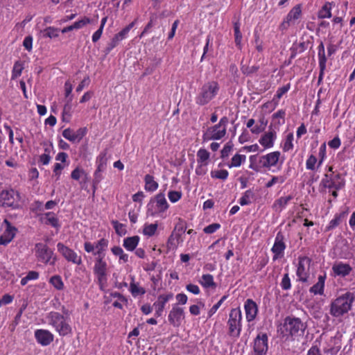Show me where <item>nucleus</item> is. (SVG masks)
I'll list each match as a JSON object with an SVG mask.
<instances>
[{
    "mask_svg": "<svg viewBox=\"0 0 355 355\" xmlns=\"http://www.w3.org/2000/svg\"><path fill=\"white\" fill-rule=\"evenodd\" d=\"M355 300V295L351 292H346L335 299L330 305V314L336 318L343 316L352 309V303Z\"/></svg>",
    "mask_w": 355,
    "mask_h": 355,
    "instance_id": "obj_1",
    "label": "nucleus"
},
{
    "mask_svg": "<svg viewBox=\"0 0 355 355\" xmlns=\"http://www.w3.org/2000/svg\"><path fill=\"white\" fill-rule=\"evenodd\" d=\"M49 324L51 325L60 336L71 334L72 328L69 324V318L56 311H51L46 315Z\"/></svg>",
    "mask_w": 355,
    "mask_h": 355,
    "instance_id": "obj_2",
    "label": "nucleus"
},
{
    "mask_svg": "<svg viewBox=\"0 0 355 355\" xmlns=\"http://www.w3.org/2000/svg\"><path fill=\"white\" fill-rule=\"evenodd\" d=\"M219 85L216 81H209L205 83L198 90L195 98L197 105L202 106L208 104L218 94Z\"/></svg>",
    "mask_w": 355,
    "mask_h": 355,
    "instance_id": "obj_3",
    "label": "nucleus"
},
{
    "mask_svg": "<svg viewBox=\"0 0 355 355\" xmlns=\"http://www.w3.org/2000/svg\"><path fill=\"white\" fill-rule=\"evenodd\" d=\"M242 314L239 308L232 309L229 314L228 334L230 336L238 338L241 331Z\"/></svg>",
    "mask_w": 355,
    "mask_h": 355,
    "instance_id": "obj_4",
    "label": "nucleus"
},
{
    "mask_svg": "<svg viewBox=\"0 0 355 355\" xmlns=\"http://www.w3.org/2000/svg\"><path fill=\"white\" fill-rule=\"evenodd\" d=\"M35 256L37 260L45 264L54 266L57 261L53 250L48 247L46 244L38 243L35 244Z\"/></svg>",
    "mask_w": 355,
    "mask_h": 355,
    "instance_id": "obj_5",
    "label": "nucleus"
},
{
    "mask_svg": "<svg viewBox=\"0 0 355 355\" xmlns=\"http://www.w3.org/2000/svg\"><path fill=\"white\" fill-rule=\"evenodd\" d=\"M285 330L292 336H301L304 335L306 325L298 318L288 316L284 320Z\"/></svg>",
    "mask_w": 355,
    "mask_h": 355,
    "instance_id": "obj_6",
    "label": "nucleus"
},
{
    "mask_svg": "<svg viewBox=\"0 0 355 355\" xmlns=\"http://www.w3.org/2000/svg\"><path fill=\"white\" fill-rule=\"evenodd\" d=\"M228 123L227 116H223L220 119L218 124L207 128L205 133V137L209 140L220 139L225 137L226 134V128Z\"/></svg>",
    "mask_w": 355,
    "mask_h": 355,
    "instance_id": "obj_7",
    "label": "nucleus"
},
{
    "mask_svg": "<svg viewBox=\"0 0 355 355\" xmlns=\"http://www.w3.org/2000/svg\"><path fill=\"white\" fill-rule=\"evenodd\" d=\"M107 264L103 261V257H98L94 266V273L97 278L98 284L101 290H104L107 284Z\"/></svg>",
    "mask_w": 355,
    "mask_h": 355,
    "instance_id": "obj_8",
    "label": "nucleus"
},
{
    "mask_svg": "<svg viewBox=\"0 0 355 355\" xmlns=\"http://www.w3.org/2000/svg\"><path fill=\"white\" fill-rule=\"evenodd\" d=\"M302 9L300 5L294 6L287 14L283 21L279 25L281 31H286L291 26L295 24V21L300 18Z\"/></svg>",
    "mask_w": 355,
    "mask_h": 355,
    "instance_id": "obj_9",
    "label": "nucleus"
},
{
    "mask_svg": "<svg viewBox=\"0 0 355 355\" xmlns=\"http://www.w3.org/2000/svg\"><path fill=\"white\" fill-rule=\"evenodd\" d=\"M57 250L67 261L77 265L82 263L81 257L72 249L66 246L62 243H58L57 244Z\"/></svg>",
    "mask_w": 355,
    "mask_h": 355,
    "instance_id": "obj_10",
    "label": "nucleus"
},
{
    "mask_svg": "<svg viewBox=\"0 0 355 355\" xmlns=\"http://www.w3.org/2000/svg\"><path fill=\"white\" fill-rule=\"evenodd\" d=\"M18 198V193L13 189L4 190L0 194V205L2 207H15Z\"/></svg>",
    "mask_w": 355,
    "mask_h": 355,
    "instance_id": "obj_11",
    "label": "nucleus"
},
{
    "mask_svg": "<svg viewBox=\"0 0 355 355\" xmlns=\"http://www.w3.org/2000/svg\"><path fill=\"white\" fill-rule=\"evenodd\" d=\"M268 349V336L265 333L259 334L254 340L255 355H266Z\"/></svg>",
    "mask_w": 355,
    "mask_h": 355,
    "instance_id": "obj_12",
    "label": "nucleus"
},
{
    "mask_svg": "<svg viewBox=\"0 0 355 355\" xmlns=\"http://www.w3.org/2000/svg\"><path fill=\"white\" fill-rule=\"evenodd\" d=\"M3 225H5V230L0 235V245H6L14 239L17 230L7 219L3 220Z\"/></svg>",
    "mask_w": 355,
    "mask_h": 355,
    "instance_id": "obj_13",
    "label": "nucleus"
},
{
    "mask_svg": "<svg viewBox=\"0 0 355 355\" xmlns=\"http://www.w3.org/2000/svg\"><path fill=\"white\" fill-rule=\"evenodd\" d=\"M184 318V309L177 304H175L168 314V321L171 324L175 327H178L181 325L182 321Z\"/></svg>",
    "mask_w": 355,
    "mask_h": 355,
    "instance_id": "obj_14",
    "label": "nucleus"
},
{
    "mask_svg": "<svg viewBox=\"0 0 355 355\" xmlns=\"http://www.w3.org/2000/svg\"><path fill=\"white\" fill-rule=\"evenodd\" d=\"M286 245L284 242V236L281 232H278L275 237V243L272 248V252L274 253L273 260H276L283 256Z\"/></svg>",
    "mask_w": 355,
    "mask_h": 355,
    "instance_id": "obj_15",
    "label": "nucleus"
},
{
    "mask_svg": "<svg viewBox=\"0 0 355 355\" xmlns=\"http://www.w3.org/2000/svg\"><path fill=\"white\" fill-rule=\"evenodd\" d=\"M37 342L42 346L50 345L54 338L53 334L46 329H37L35 331Z\"/></svg>",
    "mask_w": 355,
    "mask_h": 355,
    "instance_id": "obj_16",
    "label": "nucleus"
},
{
    "mask_svg": "<svg viewBox=\"0 0 355 355\" xmlns=\"http://www.w3.org/2000/svg\"><path fill=\"white\" fill-rule=\"evenodd\" d=\"M244 309L247 320L251 322L254 320L258 311L257 304L252 300L248 299L245 302Z\"/></svg>",
    "mask_w": 355,
    "mask_h": 355,
    "instance_id": "obj_17",
    "label": "nucleus"
},
{
    "mask_svg": "<svg viewBox=\"0 0 355 355\" xmlns=\"http://www.w3.org/2000/svg\"><path fill=\"white\" fill-rule=\"evenodd\" d=\"M332 270L335 276L345 277L350 274L352 268L348 263L338 262L333 265Z\"/></svg>",
    "mask_w": 355,
    "mask_h": 355,
    "instance_id": "obj_18",
    "label": "nucleus"
},
{
    "mask_svg": "<svg viewBox=\"0 0 355 355\" xmlns=\"http://www.w3.org/2000/svg\"><path fill=\"white\" fill-rule=\"evenodd\" d=\"M305 263L309 264L311 259L306 257H302L299 258V262L297 269V276L299 277V280L302 282H307V273L305 269Z\"/></svg>",
    "mask_w": 355,
    "mask_h": 355,
    "instance_id": "obj_19",
    "label": "nucleus"
},
{
    "mask_svg": "<svg viewBox=\"0 0 355 355\" xmlns=\"http://www.w3.org/2000/svg\"><path fill=\"white\" fill-rule=\"evenodd\" d=\"M156 203V212H163L166 211L168 207V204L166 200V198L163 193L157 194L154 200H151L148 204V211H150V207L153 203Z\"/></svg>",
    "mask_w": 355,
    "mask_h": 355,
    "instance_id": "obj_20",
    "label": "nucleus"
},
{
    "mask_svg": "<svg viewBox=\"0 0 355 355\" xmlns=\"http://www.w3.org/2000/svg\"><path fill=\"white\" fill-rule=\"evenodd\" d=\"M277 138V134L275 130H270L266 132L259 139L260 144L264 147V148H272L274 145V141Z\"/></svg>",
    "mask_w": 355,
    "mask_h": 355,
    "instance_id": "obj_21",
    "label": "nucleus"
},
{
    "mask_svg": "<svg viewBox=\"0 0 355 355\" xmlns=\"http://www.w3.org/2000/svg\"><path fill=\"white\" fill-rule=\"evenodd\" d=\"M323 182L325 187L335 189L336 190L341 189L345 184L343 178H342L341 175L339 174L336 175L330 180H323Z\"/></svg>",
    "mask_w": 355,
    "mask_h": 355,
    "instance_id": "obj_22",
    "label": "nucleus"
},
{
    "mask_svg": "<svg viewBox=\"0 0 355 355\" xmlns=\"http://www.w3.org/2000/svg\"><path fill=\"white\" fill-rule=\"evenodd\" d=\"M324 157H309L306 162V167L309 170L317 171V169L322 164Z\"/></svg>",
    "mask_w": 355,
    "mask_h": 355,
    "instance_id": "obj_23",
    "label": "nucleus"
},
{
    "mask_svg": "<svg viewBox=\"0 0 355 355\" xmlns=\"http://www.w3.org/2000/svg\"><path fill=\"white\" fill-rule=\"evenodd\" d=\"M325 276L320 275L318 282L310 288L309 291L315 295H322L324 293Z\"/></svg>",
    "mask_w": 355,
    "mask_h": 355,
    "instance_id": "obj_24",
    "label": "nucleus"
},
{
    "mask_svg": "<svg viewBox=\"0 0 355 355\" xmlns=\"http://www.w3.org/2000/svg\"><path fill=\"white\" fill-rule=\"evenodd\" d=\"M139 241L138 236L127 237L123 240V246L128 251H133L136 249Z\"/></svg>",
    "mask_w": 355,
    "mask_h": 355,
    "instance_id": "obj_25",
    "label": "nucleus"
},
{
    "mask_svg": "<svg viewBox=\"0 0 355 355\" xmlns=\"http://www.w3.org/2000/svg\"><path fill=\"white\" fill-rule=\"evenodd\" d=\"M318 62H319V68L322 69H326V62L327 58L325 55V49L324 46L322 42H320V45L318 47Z\"/></svg>",
    "mask_w": 355,
    "mask_h": 355,
    "instance_id": "obj_26",
    "label": "nucleus"
},
{
    "mask_svg": "<svg viewBox=\"0 0 355 355\" xmlns=\"http://www.w3.org/2000/svg\"><path fill=\"white\" fill-rule=\"evenodd\" d=\"M104 165L103 164H99L98 166L97 169L96 170L94 173V177L92 182V187L94 191H95L98 185V184L101 182V181L103 180V176L102 175V171L104 169Z\"/></svg>",
    "mask_w": 355,
    "mask_h": 355,
    "instance_id": "obj_27",
    "label": "nucleus"
},
{
    "mask_svg": "<svg viewBox=\"0 0 355 355\" xmlns=\"http://www.w3.org/2000/svg\"><path fill=\"white\" fill-rule=\"evenodd\" d=\"M71 101H72V98L69 97L64 105L63 110H62V120L64 121H69L71 118V112H72Z\"/></svg>",
    "mask_w": 355,
    "mask_h": 355,
    "instance_id": "obj_28",
    "label": "nucleus"
},
{
    "mask_svg": "<svg viewBox=\"0 0 355 355\" xmlns=\"http://www.w3.org/2000/svg\"><path fill=\"white\" fill-rule=\"evenodd\" d=\"M145 189L148 191H154L158 187V184L150 175H146L144 178Z\"/></svg>",
    "mask_w": 355,
    "mask_h": 355,
    "instance_id": "obj_29",
    "label": "nucleus"
},
{
    "mask_svg": "<svg viewBox=\"0 0 355 355\" xmlns=\"http://www.w3.org/2000/svg\"><path fill=\"white\" fill-rule=\"evenodd\" d=\"M293 140H294V135L293 133L290 132L288 133L285 139L283 140L282 146L283 148V150L284 152H287L290 150H292L293 148Z\"/></svg>",
    "mask_w": 355,
    "mask_h": 355,
    "instance_id": "obj_30",
    "label": "nucleus"
},
{
    "mask_svg": "<svg viewBox=\"0 0 355 355\" xmlns=\"http://www.w3.org/2000/svg\"><path fill=\"white\" fill-rule=\"evenodd\" d=\"M200 283L205 288H216V283L214 282V277L210 274L203 275Z\"/></svg>",
    "mask_w": 355,
    "mask_h": 355,
    "instance_id": "obj_31",
    "label": "nucleus"
},
{
    "mask_svg": "<svg viewBox=\"0 0 355 355\" xmlns=\"http://www.w3.org/2000/svg\"><path fill=\"white\" fill-rule=\"evenodd\" d=\"M60 30L53 26H49L42 31L44 37L50 39L55 38L59 36Z\"/></svg>",
    "mask_w": 355,
    "mask_h": 355,
    "instance_id": "obj_32",
    "label": "nucleus"
},
{
    "mask_svg": "<svg viewBox=\"0 0 355 355\" xmlns=\"http://www.w3.org/2000/svg\"><path fill=\"white\" fill-rule=\"evenodd\" d=\"M234 40L236 46L239 49H241V41H242V34L240 31V23L239 21H236L234 23Z\"/></svg>",
    "mask_w": 355,
    "mask_h": 355,
    "instance_id": "obj_33",
    "label": "nucleus"
},
{
    "mask_svg": "<svg viewBox=\"0 0 355 355\" xmlns=\"http://www.w3.org/2000/svg\"><path fill=\"white\" fill-rule=\"evenodd\" d=\"M108 241L105 239H100L95 245V249H96V252H94V255H98V257H103L102 255V252L105 250V248L107 246Z\"/></svg>",
    "mask_w": 355,
    "mask_h": 355,
    "instance_id": "obj_34",
    "label": "nucleus"
},
{
    "mask_svg": "<svg viewBox=\"0 0 355 355\" xmlns=\"http://www.w3.org/2000/svg\"><path fill=\"white\" fill-rule=\"evenodd\" d=\"M254 196L253 191L251 189L247 190L239 200V203L241 206L248 205L251 203V199Z\"/></svg>",
    "mask_w": 355,
    "mask_h": 355,
    "instance_id": "obj_35",
    "label": "nucleus"
},
{
    "mask_svg": "<svg viewBox=\"0 0 355 355\" xmlns=\"http://www.w3.org/2000/svg\"><path fill=\"white\" fill-rule=\"evenodd\" d=\"M112 253L118 256L119 259L123 261V262L126 263L128 261V255L123 252V249L119 246H114L111 249Z\"/></svg>",
    "mask_w": 355,
    "mask_h": 355,
    "instance_id": "obj_36",
    "label": "nucleus"
},
{
    "mask_svg": "<svg viewBox=\"0 0 355 355\" xmlns=\"http://www.w3.org/2000/svg\"><path fill=\"white\" fill-rule=\"evenodd\" d=\"M319 18H330L331 17L330 3H326L318 12Z\"/></svg>",
    "mask_w": 355,
    "mask_h": 355,
    "instance_id": "obj_37",
    "label": "nucleus"
},
{
    "mask_svg": "<svg viewBox=\"0 0 355 355\" xmlns=\"http://www.w3.org/2000/svg\"><path fill=\"white\" fill-rule=\"evenodd\" d=\"M293 198V197L291 195L286 197H281L280 198L276 200L274 206L282 209V208L285 207L286 205L288 203V202L291 200Z\"/></svg>",
    "mask_w": 355,
    "mask_h": 355,
    "instance_id": "obj_38",
    "label": "nucleus"
},
{
    "mask_svg": "<svg viewBox=\"0 0 355 355\" xmlns=\"http://www.w3.org/2000/svg\"><path fill=\"white\" fill-rule=\"evenodd\" d=\"M62 136L70 141L78 142L77 139V135H76L75 131L70 128L65 129L62 132Z\"/></svg>",
    "mask_w": 355,
    "mask_h": 355,
    "instance_id": "obj_39",
    "label": "nucleus"
},
{
    "mask_svg": "<svg viewBox=\"0 0 355 355\" xmlns=\"http://www.w3.org/2000/svg\"><path fill=\"white\" fill-rule=\"evenodd\" d=\"M50 283L58 290H62L64 287L63 282L58 275H54L50 279Z\"/></svg>",
    "mask_w": 355,
    "mask_h": 355,
    "instance_id": "obj_40",
    "label": "nucleus"
},
{
    "mask_svg": "<svg viewBox=\"0 0 355 355\" xmlns=\"http://www.w3.org/2000/svg\"><path fill=\"white\" fill-rule=\"evenodd\" d=\"M211 175L214 178L225 180L227 178L228 172L226 170H216L211 172Z\"/></svg>",
    "mask_w": 355,
    "mask_h": 355,
    "instance_id": "obj_41",
    "label": "nucleus"
},
{
    "mask_svg": "<svg viewBox=\"0 0 355 355\" xmlns=\"http://www.w3.org/2000/svg\"><path fill=\"white\" fill-rule=\"evenodd\" d=\"M24 67L21 62H16L12 71V78H16L21 76Z\"/></svg>",
    "mask_w": 355,
    "mask_h": 355,
    "instance_id": "obj_42",
    "label": "nucleus"
},
{
    "mask_svg": "<svg viewBox=\"0 0 355 355\" xmlns=\"http://www.w3.org/2000/svg\"><path fill=\"white\" fill-rule=\"evenodd\" d=\"M130 291L134 296H137L139 295H144L146 293V291L144 288L139 287L135 282L130 283Z\"/></svg>",
    "mask_w": 355,
    "mask_h": 355,
    "instance_id": "obj_43",
    "label": "nucleus"
},
{
    "mask_svg": "<svg viewBox=\"0 0 355 355\" xmlns=\"http://www.w3.org/2000/svg\"><path fill=\"white\" fill-rule=\"evenodd\" d=\"M45 215L47 223L49 224H50L54 227H58L60 226L58 219L55 216L53 212H48Z\"/></svg>",
    "mask_w": 355,
    "mask_h": 355,
    "instance_id": "obj_44",
    "label": "nucleus"
},
{
    "mask_svg": "<svg viewBox=\"0 0 355 355\" xmlns=\"http://www.w3.org/2000/svg\"><path fill=\"white\" fill-rule=\"evenodd\" d=\"M112 224H113L114 228V230L116 231V233L118 235L122 236V235L125 234L126 230H125L124 225H123L122 223H119L116 220V221H112Z\"/></svg>",
    "mask_w": 355,
    "mask_h": 355,
    "instance_id": "obj_45",
    "label": "nucleus"
},
{
    "mask_svg": "<svg viewBox=\"0 0 355 355\" xmlns=\"http://www.w3.org/2000/svg\"><path fill=\"white\" fill-rule=\"evenodd\" d=\"M157 224H150L147 225L144 228V234L145 235H148L149 236H151L154 235L155 233V231L157 230Z\"/></svg>",
    "mask_w": 355,
    "mask_h": 355,
    "instance_id": "obj_46",
    "label": "nucleus"
},
{
    "mask_svg": "<svg viewBox=\"0 0 355 355\" xmlns=\"http://www.w3.org/2000/svg\"><path fill=\"white\" fill-rule=\"evenodd\" d=\"M226 298V295L223 296L221 299L209 309L208 311V318H211L217 311Z\"/></svg>",
    "mask_w": 355,
    "mask_h": 355,
    "instance_id": "obj_47",
    "label": "nucleus"
},
{
    "mask_svg": "<svg viewBox=\"0 0 355 355\" xmlns=\"http://www.w3.org/2000/svg\"><path fill=\"white\" fill-rule=\"evenodd\" d=\"M343 214H341L340 215L336 216L335 218L329 222V225L327 227V230H331L338 226L341 221V217Z\"/></svg>",
    "mask_w": 355,
    "mask_h": 355,
    "instance_id": "obj_48",
    "label": "nucleus"
},
{
    "mask_svg": "<svg viewBox=\"0 0 355 355\" xmlns=\"http://www.w3.org/2000/svg\"><path fill=\"white\" fill-rule=\"evenodd\" d=\"M286 115V112L283 110H278L276 113L272 115L273 119H279L277 122L278 125H282L284 123V117Z\"/></svg>",
    "mask_w": 355,
    "mask_h": 355,
    "instance_id": "obj_49",
    "label": "nucleus"
},
{
    "mask_svg": "<svg viewBox=\"0 0 355 355\" xmlns=\"http://www.w3.org/2000/svg\"><path fill=\"white\" fill-rule=\"evenodd\" d=\"M281 287L284 290H288L291 288V280L288 276V273H286L281 282Z\"/></svg>",
    "mask_w": 355,
    "mask_h": 355,
    "instance_id": "obj_50",
    "label": "nucleus"
},
{
    "mask_svg": "<svg viewBox=\"0 0 355 355\" xmlns=\"http://www.w3.org/2000/svg\"><path fill=\"white\" fill-rule=\"evenodd\" d=\"M89 23H90V19L88 17H84L82 19L74 22L73 24V26L74 29H80Z\"/></svg>",
    "mask_w": 355,
    "mask_h": 355,
    "instance_id": "obj_51",
    "label": "nucleus"
},
{
    "mask_svg": "<svg viewBox=\"0 0 355 355\" xmlns=\"http://www.w3.org/2000/svg\"><path fill=\"white\" fill-rule=\"evenodd\" d=\"M289 89L290 84H287L282 87L278 88L275 96V98H276L277 101H279L282 97V96L289 90Z\"/></svg>",
    "mask_w": 355,
    "mask_h": 355,
    "instance_id": "obj_52",
    "label": "nucleus"
},
{
    "mask_svg": "<svg viewBox=\"0 0 355 355\" xmlns=\"http://www.w3.org/2000/svg\"><path fill=\"white\" fill-rule=\"evenodd\" d=\"M220 227V225L219 223H212L205 227L203 230L204 232L206 234H213L216 230H218Z\"/></svg>",
    "mask_w": 355,
    "mask_h": 355,
    "instance_id": "obj_53",
    "label": "nucleus"
},
{
    "mask_svg": "<svg viewBox=\"0 0 355 355\" xmlns=\"http://www.w3.org/2000/svg\"><path fill=\"white\" fill-rule=\"evenodd\" d=\"M168 196V198L171 202H176L177 201H178L180 199V198L182 196V193L179 191H169Z\"/></svg>",
    "mask_w": 355,
    "mask_h": 355,
    "instance_id": "obj_54",
    "label": "nucleus"
},
{
    "mask_svg": "<svg viewBox=\"0 0 355 355\" xmlns=\"http://www.w3.org/2000/svg\"><path fill=\"white\" fill-rule=\"evenodd\" d=\"M187 226L182 220H180L179 223L175 227L174 231L178 232V236H180L181 234L184 233L186 231Z\"/></svg>",
    "mask_w": 355,
    "mask_h": 355,
    "instance_id": "obj_55",
    "label": "nucleus"
},
{
    "mask_svg": "<svg viewBox=\"0 0 355 355\" xmlns=\"http://www.w3.org/2000/svg\"><path fill=\"white\" fill-rule=\"evenodd\" d=\"M23 46L28 51H31L33 47V37L31 35L26 36L24 40Z\"/></svg>",
    "mask_w": 355,
    "mask_h": 355,
    "instance_id": "obj_56",
    "label": "nucleus"
},
{
    "mask_svg": "<svg viewBox=\"0 0 355 355\" xmlns=\"http://www.w3.org/2000/svg\"><path fill=\"white\" fill-rule=\"evenodd\" d=\"M121 41V40H119V38L118 37V36L116 34L114 36V37L111 40L110 42L108 44V46L107 47V51H110L111 50H112L114 47H116L119 44V43Z\"/></svg>",
    "mask_w": 355,
    "mask_h": 355,
    "instance_id": "obj_57",
    "label": "nucleus"
},
{
    "mask_svg": "<svg viewBox=\"0 0 355 355\" xmlns=\"http://www.w3.org/2000/svg\"><path fill=\"white\" fill-rule=\"evenodd\" d=\"M90 83V79L89 76H86L84 79L80 82L78 86L76 87V92H80L85 87H88Z\"/></svg>",
    "mask_w": 355,
    "mask_h": 355,
    "instance_id": "obj_58",
    "label": "nucleus"
},
{
    "mask_svg": "<svg viewBox=\"0 0 355 355\" xmlns=\"http://www.w3.org/2000/svg\"><path fill=\"white\" fill-rule=\"evenodd\" d=\"M153 306L155 307V315L156 317H160L162 315L165 306L159 304L156 301L155 302H154Z\"/></svg>",
    "mask_w": 355,
    "mask_h": 355,
    "instance_id": "obj_59",
    "label": "nucleus"
},
{
    "mask_svg": "<svg viewBox=\"0 0 355 355\" xmlns=\"http://www.w3.org/2000/svg\"><path fill=\"white\" fill-rule=\"evenodd\" d=\"M173 297V294H167V295H160L157 302L159 304L165 306L168 301Z\"/></svg>",
    "mask_w": 355,
    "mask_h": 355,
    "instance_id": "obj_60",
    "label": "nucleus"
},
{
    "mask_svg": "<svg viewBox=\"0 0 355 355\" xmlns=\"http://www.w3.org/2000/svg\"><path fill=\"white\" fill-rule=\"evenodd\" d=\"M173 297V294H167V295H160L157 302L159 304L165 306L168 301Z\"/></svg>",
    "mask_w": 355,
    "mask_h": 355,
    "instance_id": "obj_61",
    "label": "nucleus"
},
{
    "mask_svg": "<svg viewBox=\"0 0 355 355\" xmlns=\"http://www.w3.org/2000/svg\"><path fill=\"white\" fill-rule=\"evenodd\" d=\"M339 351V348L331 347H325L323 349V354L324 355H336Z\"/></svg>",
    "mask_w": 355,
    "mask_h": 355,
    "instance_id": "obj_62",
    "label": "nucleus"
},
{
    "mask_svg": "<svg viewBox=\"0 0 355 355\" xmlns=\"http://www.w3.org/2000/svg\"><path fill=\"white\" fill-rule=\"evenodd\" d=\"M13 297L12 296L6 294L4 295L2 298L0 300V306L3 305H6L12 302Z\"/></svg>",
    "mask_w": 355,
    "mask_h": 355,
    "instance_id": "obj_63",
    "label": "nucleus"
},
{
    "mask_svg": "<svg viewBox=\"0 0 355 355\" xmlns=\"http://www.w3.org/2000/svg\"><path fill=\"white\" fill-rule=\"evenodd\" d=\"M84 173L85 172L83 170L76 168L71 173V178L73 180H78L80 178V175L82 174H84Z\"/></svg>",
    "mask_w": 355,
    "mask_h": 355,
    "instance_id": "obj_64",
    "label": "nucleus"
}]
</instances>
